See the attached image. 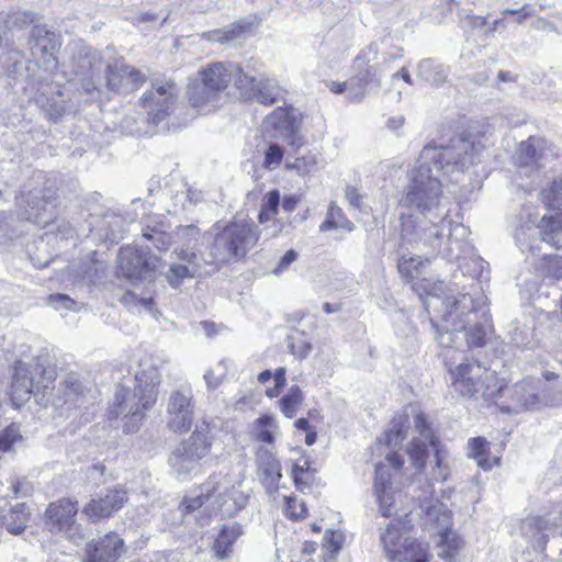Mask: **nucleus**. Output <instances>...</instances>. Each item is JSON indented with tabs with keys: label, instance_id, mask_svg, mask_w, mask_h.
<instances>
[{
	"label": "nucleus",
	"instance_id": "obj_1",
	"mask_svg": "<svg viewBox=\"0 0 562 562\" xmlns=\"http://www.w3.org/2000/svg\"><path fill=\"white\" fill-rule=\"evenodd\" d=\"M135 381L134 390H116L108 408L109 419L121 417L125 420L123 429L126 434L137 431L146 412L155 405L161 376L155 368H149L138 371Z\"/></svg>",
	"mask_w": 562,
	"mask_h": 562
},
{
	"label": "nucleus",
	"instance_id": "obj_2",
	"mask_svg": "<svg viewBox=\"0 0 562 562\" xmlns=\"http://www.w3.org/2000/svg\"><path fill=\"white\" fill-rule=\"evenodd\" d=\"M258 233L252 223L231 222L221 226L216 222L212 229L203 234L207 243L206 250L201 255L204 265L218 270L222 266L243 259L257 244Z\"/></svg>",
	"mask_w": 562,
	"mask_h": 562
},
{
	"label": "nucleus",
	"instance_id": "obj_3",
	"mask_svg": "<svg viewBox=\"0 0 562 562\" xmlns=\"http://www.w3.org/2000/svg\"><path fill=\"white\" fill-rule=\"evenodd\" d=\"M481 140L472 135L460 136L451 139L447 146H425L419 155L417 164L429 167L432 164L438 172L443 175L462 173L484 149Z\"/></svg>",
	"mask_w": 562,
	"mask_h": 562
},
{
	"label": "nucleus",
	"instance_id": "obj_4",
	"mask_svg": "<svg viewBox=\"0 0 562 562\" xmlns=\"http://www.w3.org/2000/svg\"><path fill=\"white\" fill-rule=\"evenodd\" d=\"M238 72L239 66L231 63L218 61L202 68L188 87L190 104L199 110L215 108L221 94L233 81L234 74Z\"/></svg>",
	"mask_w": 562,
	"mask_h": 562
},
{
	"label": "nucleus",
	"instance_id": "obj_5",
	"mask_svg": "<svg viewBox=\"0 0 562 562\" xmlns=\"http://www.w3.org/2000/svg\"><path fill=\"white\" fill-rule=\"evenodd\" d=\"M441 196L440 180L431 173L430 167L418 164L411 171L409 182L401 203L426 214L439 210Z\"/></svg>",
	"mask_w": 562,
	"mask_h": 562
},
{
	"label": "nucleus",
	"instance_id": "obj_6",
	"mask_svg": "<svg viewBox=\"0 0 562 562\" xmlns=\"http://www.w3.org/2000/svg\"><path fill=\"white\" fill-rule=\"evenodd\" d=\"M54 379V372L47 370L38 357L30 362L16 361L10 387L12 402L20 405L29 401L32 394L48 389Z\"/></svg>",
	"mask_w": 562,
	"mask_h": 562
},
{
	"label": "nucleus",
	"instance_id": "obj_7",
	"mask_svg": "<svg viewBox=\"0 0 562 562\" xmlns=\"http://www.w3.org/2000/svg\"><path fill=\"white\" fill-rule=\"evenodd\" d=\"M15 204L21 218L41 226H46L57 216V194L52 188L24 186L15 198Z\"/></svg>",
	"mask_w": 562,
	"mask_h": 562
},
{
	"label": "nucleus",
	"instance_id": "obj_8",
	"mask_svg": "<svg viewBox=\"0 0 562 562\" xmlns=\"http://www.w3.org/2000/svg\"><path fill=\"white\" fill-rule=\"evenodd\" d=\"M420 508L425 515L426 528L435 529L440 536L438 555L449 562L453 561L462 548L463 541L451 530V512L437 499L425 501Z\"/></svg>",
	"mask_w": 562,
	"mask_h": 562
},
{
	"label": "nucleus",
	"instance_id": "obj_9",
	"mask_svg": "<svg viewBox=\"0 0 562 562\" xmlns=\"http://www.w3.org/2000/svg\"><path fill=\"white\" fill-rule=\"evenodd\" d=\"M385 557L391 562H429L431 553L429 546L415 538L402 540L401 528L389 524L380 533Z\"/></svg>",
	"mask_w": 562,
	"mask_h": 562
},
{
	"label": "nucleus",
	"instance_id": "obj_10",
	"mask_svg": "<svg viewBox=\"0 0 562 562\" xmlns=\"http://www.w3.org/2000/svg\"><path fill=\"white\" fill-rule=\"evenodd\" d=\"M211 443L202 431H194L182 441L170 454L168 463L172 473L180 480H186L200 468V460L210 452Z\"/></svg>",
	"mask_w": 562,
	"mask_h": 562
},
{
	"label": "nucleus",
	"instance_id": "obj_11",
	"mask_svg": "<svg viewBox=\"0 0 562 562\" xmlns=\"http://www.w3.org/2000/svg\"><path fill=\"white\" fill-rule=\"evenodd\" d=\"M77 514V501L67 497L59 498L47 506L44 515L45 527L49 532L61 535L78 544L83 540V535L76 524Z\"/></svg>",
	"mask_w": 562,
	"mask_h": 562
},
{
	"label": "nucleus",
	"instance_id": "obj_12",
	"mask_svg": "<svg viewBox=\"0 0 562 562\" xmlns=\"http://www.w3.org/2000/svg\"><path fill=\"white\" fill-rule=\"evenodd\" d=\"M178 94L179 88L172 80L153 82L151 89L140 98L142 106L153 124H159L171 113Z\"/></svg>",
	"mask_w": 562,
	"mask_h": 562
},
{
	"label": "nucleus",
	"instance_id": "obj_13",
	"mask_svg": "<svg viewBox=\"0 0 562 562\" xmlns=\"http://www.w3.org/2000/svg\"><path fill=\"white\" fill-rule=\"evenodd\" d=\"M159 263V258L149 250L126 246L120 250L117 268L127 279H146L153 276Z\"/></svg>",
	"mask_w": 562,
	"mask_h": 562
},
{
	"label": "nucleus",
	"instance_id": "obj_14",
	"mask_svg": "<svg viewBox=\"0 0 562 562\" xmlns=\"http://www.w3.org/2000/svg\"><path fill=\"white\" fill-rule=\"evenodd\" d=\"M193 395L189 386L175 390L167 401V426L175 432L190 430L193 422Z\"/></svg>",
	"mask_w": 562,
	"mask_h": 562
},
{
	"label": "nucleus",
	"instance_id": "obj_15",
	"mask_svg": "<svg viewBox=\"0 0 562 562\" xmlns=\"http://www.w3.org/2000/svg\"><path fill=\"white\" fill-rule=\"evenodd\" d=\"M265 130L276 138H284L293 148L304 144L299 128L300 123L292 108H278L263 120Z\"/></svg>",
	"mask_w": 562,
	"mask_h": 562
},
{
	"label": "nucleus",
	"instance_id": "obj_16",
	"mask_svg": "<svg viewBox=\"0 0 562 562\" xmlns=\"http://www.w3.org/2000/svg\"><path fill=\"white\" fill-rule=\"evenodd\" d=\"M127 502V492L122 487L106 488L95 494L82 508L81 513L95 522L110 517Z\"/></svg>",
	"mask_w": 562,
	"mask_h": 562
},
{
	"label": "nucleus",
	"instance_id": "obj_17",
	"mask_svg": "<svg viewBox=\"0 0 562 562\" xmlns=\"http://www.w3.org/2000/svg\"><path fill=\"white\" fill-rule=\"evenodd\" d=\"M30 49L36 63L47 71H54L57 66L55 53L59 48V41L54 32L44 26L36 25L32 29Z\"/></svg>",
	"mask_w": 562,
	"mask_h": 562
},
{
	"label": "nucleus",
	"instance_id": "obj_18",
	"mask_svg": "<svg viewBox=\"0 0 562 562\" xmlns=\"http://www.w3.org/2000/svg\"><path fill=\"white\" fill-rule=\"evenodd\" d=\"M378 58V45L371 43L363 48L360 54L356 57L353 65L358 74L352 78L362 79L361 83H355L351 90H348V99L352 102H359L366 94V86L370 82L380 85L378 78V68L374 65H370L371 61Z\"/></svg>",
	"mask_w": 562,
	"mask_h": 562
},
{
	"label": "nucleus",
	"instance_id": "obj_19",
	"mask_svg": "<svg viewBox=\"0 0 562 562\" xmlns=\"http://www.w3.org/2000/svg\"><path fill=\"white\" fill-rule=\"evenodd\" d=\"M414 427L415 430L419 434L420 438H414L409 443L407 449V453L413 465L417 470H423L426 465V460L428 458L427 443L436 448L438 443V438L435 436L431 424L428 420L426 414L418 413L414 418Z\"/></svg>",
	"mask_w": 562,
	"mask_h": 562
},
{
	"label": "nucleus",
	"instance_id": "obj_20",
	"mask_svg": "<svg viewBox=\"0 0 562 562\" xmlns=\"http://www.w3.org/2000/svg\"><path fill=\"white\" fill-rule=\"evenodd\" d=\"M124 552L123 539L111 532L86 544L82 562H119Z\"/></svg>",
	"mask_w": 562,
	"mask_h": 562
},
{
	"label": "nucleus",
	"instance_id": "obj_21",
	"mask_svg": "<svg viewBox=\"0 0 562 562\" xmlns=\"http://www.w3.org/2000/svg\"><path fill=\"white\" fill-rule=\"evenodd\" d=\"M106 87L116 93L133 92L145 82V75L138 69L117 61L114 65H106Z\"/></svg>",
	"mask_w": 562,
	"mask_h": 562
},
{
	"label": "nucleus",
	"instance_id": "obj_22",
	"mask_svg": "<svg viewBox=\"0 0 562 562\" xmlns=\"http://www.w3.org/2000/svg\"><path fill=\"white\" fill-rule=\"evenodd\" d=\"M75 61V74L81 78L82 89L90 93L98 89L95 78L101 74L103 61L101 53L94 48H83Z\"/></svg>",
	"mask_w": 562,
	"mask_h": 562
},
{
	"label": "nucleus",
	"instance_id": "obj_23",
	"mask_svg": "<svg viewBox=\"0 0 562 562\" xmlns=\"http://www.w3.org/2000/svg\"><path fill=\"white\" fill-rule=\"evenodd\" d=\"M201 238L200 228L196 225H180L175 231V245L173 252L178 259H201L203 254L196 250L198 241Z\"/></svg>",
	"mask_w": 562,
	"mask_h": 562
},
{
	"label": "nucleus",
	"instance_id": "obj_24",
	"mask_svg": "<svg viewBox=\"0 0 562 562\" xmlns=\"http://www.w3.org/2000/svg\"><path fill=\"white\" fill-rule=\"evenodd\" d=\"M490 364L485 366L479 361L474 363H461L457 367L453 374L456 380L453 382L454 389L463 396H472L476 389L475 380L480 379V371L483 368L487 371Z\"/></svg>",
	"mask_w": 562,
	"mask_h": 562
},
{
	"label": "nucleus",
	"instance_id": "obj_25",
	"mask_svg": "<svg viewBox=\"0 0 562 562\" xmlns=\"http://www.w3.org/2000/svg\"><path fill=\"white\" fill-rule=\"evenodd\" d=\"M429 226V234L426 235L425 243L434 250L440 254L448 261H456L460 258V250L462 248L461 241L448 238V244L442 248L441 238L443 236V227H439L432 221Z\"/></svg>",
	"mask_w": 562,
	"mask_h": 562
},
{
	"label": "nucleus",
	"instance_id": "obj_26",
	"mask_svg": "<svg viewBox=\"0 0 562 562\" xmlns=\"http://www.w3.org/2000/svg\"><path fill=\"white\" fill-rule=\"evenodd\" d=\"M184 263H171L166 273V279L172 288H178L183 280L200 277L204 273L203 260L180 259Z\"/></svg>",
	"mask_w": 562,
	"mask_h": 562
},
{
	"label": "nucleus",
	"instance_id": "obj_27",
	"mask_svg": "<svg viewBox=\"0 0 562 562\" xmlns=\"http://www.w3.org/2000/svg\"><path fill=\"white\" fill-rule=\"evenodd\" d=\"M522 391L524 386L520 384L499 386L496 392L497 401H494V404L506 413L519 412L527 407L521 395Z\"/></svg>",
	"mask_w": 562,
	"mask_h": 562
},
{
	"label": "nucleus",
	"instance_id": "obj_28",
	"mask_svg": "<svg viewBox=\"0 0 562 562\" xmlns=\"http://www.w3.org/2000/svg\"><path fill=\"white\" fill-rule=\"evenodd\" d=\"M31 518V510L25 503H18L9 510L2 509L1 526L5 527L8 532L12 535L22 533Z\"/></svg>",
	"mask_w": 562,
	"mask_h": 562
},
{
	"label": "nucleus",
	"instance_id": "obj_29",
	"mask_svg": "<svg viewBox=\"0 0 562 562\" xmlns=\"http://www.w3.org/2000/svg\"><path fill=\"white\" fill-rule=\"evenodd\" d=\"M256 460L262 481L270 485L277 483L281 477V467L272 451L268 448H259Z\"/></svg>",
	"mask_w": 562,
	"mask_h": 562
},
{
	"label": "nucleus",
	"instance_id": "obj_30",
	"mask_svg": "<svg viewBox=\"0 0 562 562\" xmlns=\"http://www.w3.org/2000/svg\"><path fill=\"white\" fill-rule=\"evenodd\" d=\"M281 98L282 89L278 85L277 80L269 78L265 74H259L258 85L251 99H256L258 102L266 105H272Z\"/></svg>",
	"mask_w": 562,
	"mask_h": 562
},
{
	"label": "nucleus",
	"instance_id": "obj_31",
	"mask_svg": "<svg viewBox=\"0 0 562 562\" xmlns=\"http://www.w3.org/2000/svg\"><path fill=\"white\" fill-rule=\"evenodd\" d=\"M240 535L241 528L238 524L224 525L213 544L216 557L221 560L226 559L232 552L234 542Z\"/></svg>",
	"mask_w": 562,
	"mask_h": 562
},
{
	"label": "nucleus",
	"instance_id": "obj_32",
	"mask_svg": "<svg viewBox=\"0 0 562 562\" xmlns=\"http://www.w3.org/2000/svg\"><path fill=\"white\" fill-rule=\"evenodd\" d=\"M401 249L408 250V246H414L415 244L423 243L425 246L428 245L425 243L426 235L429 234V227H424L422 233L417 231V224L412 215L405 216L401 215Z\"/></svg>",
	"mask_w": 562,
	"mask_h": 562
},
{
	"label": "nucleus",
	"instance_id": "obj_33",
	"mask_svg": "<svg viewBox=\"0 0 562 562\" xmlns=\"http://www.w3.org/2000/svg\"><path fill=\"white\" fill-rule=\"evenodd\" d=\"M539 227L546 243L562 248V213L542 216Z\"/></svg>",
	"mask_w": 562,
	"mask_h": 562
},
{
	"label": "nucleus",
	"instance_id": "obj_34",
	"mask_svg": "<svg viewBox=\"0 0 562 562\" xmlns=\"http://www.w3.org/2000/svg\"><path fill=\"white\" fill-rule=\"evenodd\" d=\"M220 496L217 487L213 482H207L200 486L199 490L191 496H187L180 504V510L182 514H189L203 506L206 502L213 497Z\"/></svg>",
	"mask_w": 562,
	"mask_h": 562
},
{
	"label": "nucleus",
	"instance_id": "obj_35",
	"mask_svg": "<svg viewBox=\"0 0 562 562\" xmlns=\"http://www.w3.org/2000/svg\"><path fill=\"white\" fill-rule=\"evenodd\" d=\"M546 149V140L536 136H530L528 139L522 140L518 147V155L521 164L533 165L538 164L543 157Z\"/></svg>",
	"mask_w": 562,
	"mask_h": 562
},
{
	"label": "nucleus",
	"instance_id": "obj_36",
	"mask_svg": "<svg viewBox=\"0 0 562 562\" xmlns=\"http://www.w3.org/2000/svg\"><path fill=\"white\" fill-rule=\"evenodd\" d=\"M391 474L385 465L378 464L375 467L374 491L380 505V512L384 517L391 516V509L385 505L386 490H391Z\"/></svg>",
	"mask_w": 562,
	"mask_h": 562
},
{
	"label": "nucleus",
	"instance_id": "obj_37",
	"mask_svg": "<svg viewBox=\"0 0 562 562\" xmlns=\"http://www.w3.org/2000/svg\"><path fill=\"white\" fill-rule=\"evenodd\" d=\"M417 76L432 85L445 82L448 76L447 68L432 59H425L418 64Z\"/></svg>",
	"mask_w": 562,
	"mask_h": 562
},
{
	"label": "nucleus",
	"instance_id": "obj_38",
	"mask_svg": "<svg viewBox=\"0 0 562 562\" xmlns=\"http://www.w3.org/2000/svg\"><path fill=\"white\" fill-rule=\"evenodd\" d=\"M408 422L407 414H401L393 418L392 427L389 431H386L383 437H381L380 441L386 445L387 447H397L402 443V441L406 437V425Z\"/></svg>",
	"mask_w": 562,
	"mask_h": 562
},
{
	"label": "nucleus",
	"instance_id": "obj_39",
	"mask_svg": "<svg viewBox=\"0 0 562 562\" xmlns=\"http://www.w3.org/2000/svg\"><path fill=\"white\" fill-rule=\"evenodd\" d=\"M89 390L85 387L81 382L76 379H68L65 382V404L69 406V408H80L86 404L87 394Z\"/></svg>",
	"mask_w": 562,
	"mask_h": 562
},
{
	"label": "nucleus",
	"instance_id": "obj_40",
	"mask_svg": "<svg viewBox=\"0 0 562 562\" xmlns=\"http://www.w3.org/2000/svg\"><path fill=\"white\" fill-rule=\"evenodd\" d=\"M143 237L151 241L153 246L160 251H166L175 244V233L169 234L162 227L147 225L143 228Z\"/></svg>",
	"mask_w": 562,
	"mask_h": 562
},
{
	"label": "nucleus",
	"instance_id": "obj_41",
	"mask_svg": "<svg viewBox=\"0 0 562 562\" xmlns=\"http://www.w3.org/2000/svg\"><path fill=\"white\" fill-rule=\"evenodd\" d=\"M541 201L549 210L562 206V177L554 179L540 192Z\"/></svg>",
	"mask_w": 562,
	"mask_h": 562
},
{
	"label": "nucleus",
	"instance_id": "obj_42",
	"mask_svg": "<svg viewBox=\"0 0 562 562\" xmlns=\"http://www.w3.org/2000/svg\"><path fill=\"white\" fill-rule=\"evenodd\" d=\"M488 445L490 442L483 437L472 438L469 441L468 456L476 460V465L484 471L491 469V463L488 459L485 458V454L488 450Z\"/></svg>",
	"mask_w": 562,
	"mask_h": 562
},
{
	"label": "nucleus",
	"instance_id": "obj_43",
	"mask_svg": "<svg viewBox=\"0 0 562 562\" xmlns=\"http://www.w3.org/2000/svg\"><path fill=\"white\" fill-rule=\"evenodd\" d=\"M303 393L297 385L289 389L288 393L279 401L280 409L288 418H293L299 406L303 402Z\"/></svg>",
	"mask_w": 562,
	"mask_h": 562
},
{
	"label": "nucleus",
	"instance_id": "obj_44",
	"mask_svg": "<svg viewBox=\"0 0 562 562\" xmlns=\"http://www.w3.org/2000/svg\"><path fill=\"white\" fill-rule=\"evenodd\" d=\"M258 80L259 75H252L240 67L239 72L234 74L233 78L235 87L240 91V94L247 99H251L255 94Z\"/></svg>",
	"mask_w": 562,
	"mask_h": 562
},
{
	"label": "nucleus",
	"instance_id": "obj_45",
	"mask_svg": "<svg viewBox=\"0 0 562 562\" xmlns=\"http://www.w3.org/2000/svg\"><path fill=\"white\" fill-rule=\"evenodd\" d=\"M278 427L273 417L263 415L255 422V435L257 440L272 445L274 442V434Z\"/></svg>",
	"mask_w": 562,
	"mask_h": 562
},
{
	"label": "nucleus",
	"instance_id": "obj_46",
	"mask_svg": "<svg viewBox=\"0 0 562 562\" xmlns=\"http://www.w3.org/2000/svg\"><path fill=\"white\" fill-rule=\"evenodd\" d=\"M244 32V27L238 24H231L222 30H213L203 34V37L210 42L227 43L237 38Z\"/></svg>",
	"mask_w": 562,
	"mask_h": 562
},
{
	"label": "nucleus",
	"instance_id": "obj_47",
	"mask_svg": "<svg viewBox=\"0 0 562 562\" xmlns=\"http://www.w3.org/2000/svg\"><path fill=\"white\" fill-rule=\"evenodd\" d=\"M280 193L278 190H272L266 194L262 201L261 211L259 213V221L261 224L270 221L279 210Z\"/></svg>",
	"mask_w": 562,
	"mask_h": 562
},
{
	"label": "nucleus",
	"instance_id": "obj_48",
	"mask_svg": "<svg viewBox=\"0 0 562 562\" xmlns=\"http://www.w3.org/2000/svg\"><path fill=\"white\" fill-rule=\"evenodd\" d=\"M401 258L398 260L400 273L409 280L417 278L419 276V268L424 265V261L419 256L407 258L404 249H401Z\"/></svg>",
	"mask_w": 562,
	"mask_h": 562
},
{
	"label": "nucleus",
	"instance_id": "obj_49",
	"mask_svg": "<svg viewBox=\"0 0 562 562\" xmlns=\"http://www.w3.org/2000/svg\"><path fill=\"white\" fill-rule=\"evenodd\" d=\"M284 150L282 146L277 143H269L263 151L262 167L268 170L277 169L283 159Z\"/></svg>",
	"mask_w": 562,
	"mask_h": 562
},
{
	"label": "nucleus",
	"instance_id": "obj_50",
	"mask_svg": "<svg viewBox=\"0 0 562 562\" xmlns=\"http://www.w3.org/2000/svg\"><path fill=\"white\" fill-rule=\"evenodd\" d=\"M541 260L543 273L547 278L552 280H562V257L557 255H546Z\"/></svg>",
	"mask_w": 562,
	"mask_h": 562
},
{
	"label": "nucleus",
	"instance_id": "obj_51",
	"mask_svg": "<svg viewBox=\"0 0 562 562\" xmlns=\"http://www.w3.org/2000/svg\"><path fill=\"white\" fill-rule=\"evenodd\" d=\"M317 160L316 156L308 154L302 157H297L294 161H288L285 164V168L289 170H295L299 175L305 176L308 175L316 166Z\"/></svg>",
	"mask_w": 562,
	"mask_h": 562
},
{
	"label": "nucleus",
	"instance_id": "obj_52",
	"mask_svg": "<svg viewBox=\"0 0 562 562\" xmlns=\"http://www.w3.org/2000/svg\"><path fill=\"white\" fill-rule=\"evenodd\" d=\"M486 326L483 324H475L470 327L465 334L467 342L470 348L483 347L486 342Z\"/></svg>",
	"mask_w": 562,
	"mask_h": 562
},
{
	"label": "nucleus",
	"instance_id": "obj_53",
	"mask_svg": "<svg viewBox=\"0 0 562 562\" xmlns=\"http://www.w3.org/2000/svg\"><path fill=\"white\" fill-rule=\"evenodd\" d=\"M184 187H186L184 190L177 192V194L173 198L175 204L176 205L180 204L182 209H187V203H189L191 205H195L202 199L201 191H199L194 188H191V187H187V186H184Z\"/></svg>",
	"mask_w": 562,
	"mask_h": 562
},
{
	"label": "nucleus",
	"instance_id": "obj_54",
	"mask_svg": "<svg viewBox=\"0 0 562 562\" xmlns=\"http://www.w3.org/2000/svg\"><path fill=\"white\" fill-rule=\"evenodd\" d=\"M48 304L57 311H77L78 303L67 294L56 293L48 297Z\"/></svg>",
	"mask_w": 562,
	"mask_h": 562
},
{
	"label": "nucleus",
	"instance_id": "obj_55",
	"mask_svg": "<svg viewBox=\"0 0 562 562\" xmlns=\"http://www.w3.org/2000/svg\"><path fill=\"white\" fill-rule=\"evenodd\" d=\"M345 537L341 531H326L324 535V547L331 553H338L344 544Z\"/></svg>",
	"mask_w": 562,
	"mask_h": 562
},
{
	"label": "nucleus",
	"instance_id": "obj_56",
	"mask_svg": "<svg viewBox=\"0 0 562 562\" xmlns=\"http://www.w3.org/2000/svg\"><path fill=\"white\" fill-rule=\"evenodd\" d=\"M306 512V506L302 501L292 497L286 498V516H289L292 519H301L305 517Z\"/></svg>",
	"mask_w": 562,
	"mask_h": 562
},
{
	"label": "nucleus",
	"instance_id": "obj_57",
	"mask_svg": "<svg viewBox=\"0 0 562 562\" xmlns=\"http://www.w3.org/2000/svg\"><path fill=\"white\" fill-rule=\"evenodd\" d=\"M104 223L109 228L106 238L115 240L122 236L123 233V218L119 215H110L104 218Z\"/></svg>",
	"mask_w": 562,
	"mask_h": 562
},
{
	"label": "nucleus",
	"instance_id": "obj_58",
	"mask_svg": "<svg viewBox=\"0 0 562 562\" xmlns=\"http://www.w3.org/2000/svg\"><path fill=\"white\" fill-rule=\"evenodd\" d=\"M224 376L225 370L222 368L221 363H218L216 368L207 370L204 374L207 389H217L222 384Z\"/></svg>",
	"mask_w": 562,
	"mask_h": 562
},
{
	"label": "nucleus",
	"instance_id": "obj_59",
	"mask_svg": "<svg viewBox=\"0 0 562 562\" xmlns=\"http://www.w3.org/2000/svg\"><path fill=\"white\" fill-rule=\"evenodd\" d=\"M403 57L402 48H396L395 52L382 53L381 60L380 54L378 53V58L370 63V65H374L378 70V78L380 79L383 66H389L391 61L396 59H401Z\"/></svg>",
	"mask_w": 562,
	"mask_h": 562
},
{
	"label": "nucleus",
	"instance_id": "obj_60",
	"mask_svg": "<svg viewBox=\"0 0 562 562\" xmlns=\"http://www.w3.org/2000/svg\"><path fill=\"white\" fill-rule=\"evenodd\" d=\"M33 22V15L27 12H14L8 15L7 27H24Z\"/></svg>",
	"mask_w": 562,
	"mask_h": 562
},
{
	"label": "nucleus",
	"instance_id": "obj_61",
	"mask_svg": "<svg viewBox=\"0 0 562 562\" xmlns=\"http://www.w3.org/2000/svg\"><path fill=\"white\" fill-rule=\"evenodd\" d=\"M288 348L292 355L299 359H305L312 351L313 347L311 342L300 341L295 344L291 337H288Z\"/></svg>",
	"mask_w": 562,
	"mask_h": 562
},
{
	"label": "nucleus",
	"instance_id": "obj_62",
	"mask_svg": "<svg viewBox=\"0 0 562 562\" xmlns=\"http://www.w3.org/2000/svg\"><path fill=\"white\" fill-rule=\"evenodd\" d=\"M11 491L15 497H26L33 493V486L26 479H15L11 483Z\"/></svg>",
	"mask_w": 562,
	"mask_h": 562
},
{
	"label": "nucleus",
	"instance_id": "obj_63",
	"mask_svg": "<svg viewBox=\"0 0 562 562\" xmlns=\"http://www.w3.org/2000/svg\"><path fill=\"white\" fill-rule=\"evenodd\" d=\"M467 302H471V297L468 294L460 295V299L447 297V306H449L450 310L445 314V321L448 322L454 314L458 316L460 313V305H464Z\"/></svg>",
	"mask_w": 562,
	"mask_h": 562
},
{
	"label": "nucleus",
	"instance_id": "obj_64",
	"mask_svg": "<svg viewBox=\"0 0 562 562\" xmlns=\"http://www.w3.org/2000/svg\"><path fill=\"white\" fill-rule=\"evenodd\" d=\"M19 437L16 430L12 427L0 434V453L9 451Z\"/></svg>",
	"mask_w": 562,
	"mask_h": 562
}]
</instances>
